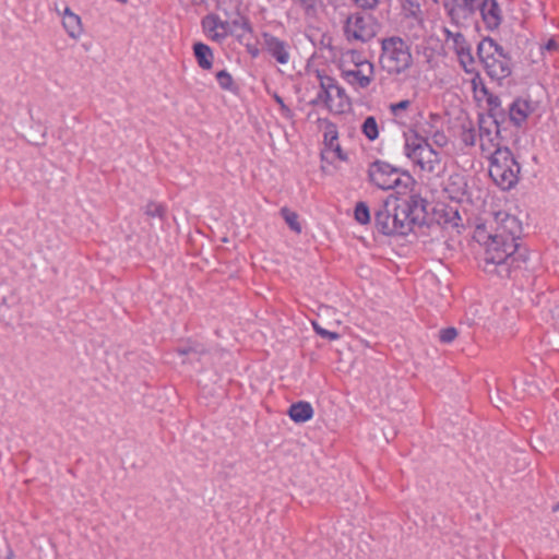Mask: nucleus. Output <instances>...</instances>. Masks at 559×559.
Here are the masks:
<instances>
[{
  "mask_svg": "<svg viewBox=\"0 0 559 559\" xmlns=\"http://www.w3.org/2000/svg\"><path fill=\"white\" fill-rule=\"evenodd\" d=\"M485 227L477 226L475 237L477 240L486 237ZM501 235H487L485 242L483 270L486 273H496L501 277H509L513 269L520 267L521 262H525L526 257L520 252L519 243L501 238Z\"/></svg>",
  "mask_w": 559,
  "mask_h": 559,
  "instance_id": "nucleus-1",
  "label": "nucleus"
},
{
  "mask_svg": "<svg viewBox=\"0 0 559 559\" xmlns=\"http://www.w3.org/2000/svg\"><path fill=\"white\" fill-rule=\"evenodd\" d=\"M405 189H409L408 194L405 198H393L401 235H407L416 226L425 225L428 216V201L421 197L418 185L411 176H405Z\"/></svg>",
  "mask_w": 559,
  "mask_h": 559,
  "instance_id": "nucleus-2",
  "label": "nucleus"
},
{
  "mask_svg": "<svg viewBox=\"0 0 559 559\" xmlns=\"http://www.w3.org/2000/svg\"><path fill=\"white\" fill-rule=\"evenodd\" d=\"M404 152L424 171L439 175L444 169L445 162L441 160L440 153L417 133L405 135Z\"/></svg>",
  "mask_w": 559,
  "mask_h": 559,
  "instance_id": "nucleus-3",
  "label": "nucleus"
},
{
  "mask_svg": "<svg viewBox=\"0 0 559 559\" xmlns=\"http://www.w3.org/2000/svg\"><path fill=\"white\" fill-rule=\"evenodd\" d=\"M413 64L409 45L401 37L392 36L381 40L380 66L391 75L406 72Z\"/></svg>",
  "mask_w": 559,
  "mask_h": 559,
  "instance_id": "nucleus-4",
  "label": "nucleus"
},
{
  "mask_svg": "<svg viewBox=\"0 0 559 559\" xmlns=\"http://www.w3.org/2000/svg\"><path fill=\"white\" fill-rule=\"evenodd\" d=\"M477 55L492 80L501 81L511 75V58L492 38L486 37L480 40Z\"/></svg>",
  "mask_w": 559,
  "mask_h": 559,
  "instance_id": "nucleus-5",
  "label": "nucleus"
},
{
  "mask_svg": "<svg viewBox=\"0 0 559 559\" xmlns=\"http://www.w3.org/2000/svg\"><path fill=\"white\" fill-rule=\"evenodd\" d=\"M521 171V166L508 147L496 148L490 156L489 176L503 190L513 188Z\"/></svg>",
  "mask_w": 559,
  "mask_h": 559,
  "instance_id": "nucleus-6",
  "label": "nucleus"
},
{
  "mask_svg": "<svg viewBox=\"0 0 559 559\" xmlns=\"http://www.w3.org/2000/svg\"><path fill=\"white\" fill-rule=\"evenodd\" d=\"M405 176L409 175H401L397 168L381 160L372 163L368 170V177L371 183L382 190L397 189L399 194H406V192L402 190H406Z\"/></svg>",
  "mask_w": 559,
  "mask_h": 559,
  "instance_id": "nucleus-7",
  "label": "nucleus"
},
{
  "mask_svg": "<svg viewBox=\"0 0 559 559\" xmlns=\"http://www.w3.org/2000/svg\"><path fill=\"white\" fill-rule=\"evenodd\" d=\"M321 92L311 102L312 105L324 103L334 112L341 114L349 106L348 97L344 88L338 86L330 76H319Z\"/></svg>",
  "mask_w": 559,
  "mask_h": 559,
  "instance_id": "nucleus-8",
  "label": "nucleus"
},
{
  "mask_svg": "<svg viewBox=\"0 0 559 559\" xmlns=\"http://www.w3.org/2000/svg\"><path fill=\"white\" fill-rule=\"evenodd\" d=\"M395 200L388 198L374 212V224L383 235H401L400 222L394 211Z\"/></svg>",
  "mask_w": 559,
  "mask_h": 559,
  "instance_id": "nucleus-9",
  "label": "nucleus"
},
{
  "mask_svg": "<svg viewBox=\"0 0 559 559\" xmlns=\"http://www.w3.org/2000/svg\"><path fill=\"white\" fill-rule=\"evenodd\" d=\"M345 34L348 39L368 41L374 36L370 19L361 14L348 16L345 24Z\"/></svg>",
  "mask_w": 559,
  "mask_h": 559,
  "instance_id": "nucleus-10",
  "label": "nucleus"
},
{
  "mask_svg": "<svg viewBox=\"0 0 559 559\" xmlns=\"http://www.w3.org/2000/svg\"><path fill=\"white\" fill-rule=\"evenodd\" d=\"M499 124L496 119L485 120L481 119L479 122V141L483 153L491 156L492 152L501 147L499 141Z\"/></svg>",
  "mask_w": 559,
  "mask_h": 559,
  "instance_id": "nucleus-11",
  "label": "nucleus"
},
{
  "mask_svg": "<svg viewBox=\"0 0 559 559\" xmlns=\"http://www.w3.org/2000/svg\"><path fill=\"white\" fill-rule=\"evenodd\" d=\"M493 223L496 225L495 233L492 235H501V238L516 241L521 233V224L519 219L506 212H498L495 216Z\"/></svg>",
  "mask_w": 559,
  "mask_h": 559,
  "instance_id": "nucleus-12",
  "label": "nucleus"
},
{
  "mask_svg": "<svg viewBox=\"0 0 559 559\" xmlns=\"http://www.w3.org/2000/svg\"><path fill=\"white\" fill-rule=\"evenodd\" d=\"M479 11L487 29L495 31L499 27L502 13L497 0H483Z\"/></svg>",
  "mask_w": 559,
  "mask_h": 559,
  "instance_id": "nucleus-13",
  "label": "nucleus"
},
{
  "mask_svg": "<svg viewBox=\"0 0 559 559\" xmlns=\"http://www.w3.org/2000/svg\"><path fill=\"white\" fill-rule=\"evenodd\" d=\"M263 39L266 50L276 59L277 62L282 64L288 62L289 52L288 46L285 41L266 33L263 35Z\"/></svg>",
  "mask_w": 559,
  "mask_h": 559,
  "instance_id": "nucleus-14",
  "label": "nucleus"
},
{
  "mask_svg": "<svg viewBox=\"0 0 559 559\" xmlns=\"http://www.w3.org/2000/svg\"><path fill=\"white\" fill-rule=\"evenodd\" d=\"M204 28L211 33L212 39L216 41L223 40L229 33V22L222 21L215 15H209L203 20Z\"/></svg>",
  "mask_w": 559,
  "mask_h": 559,
  "instance_id": "nucleus-15",
  "label": "nucleus"
},
{
  "mask_svg": "<svg viewBox=\"0 0 559 559\" xmlns=\"http://www.w3.org/2000/svg\"><path fill=\"white\" fill-rule=\"evenodd\" d=\"M62 24L70 37L78 38L81 35V19L79 15L74 14L69 8L64 9Z\"/></svg>",
  "mask_w": 559,
  "mask_h": 559,
  "instance_id": "nucleus-16",
  "label": "nucleus"
},
{
  "mask_svg": "<svg viewBox=\"0 0 559 559\" xmlns=\"http://www.w3.org/2000/svg\"><path fill=\"white\" fill-rule=\"evenodd\" d=\"M288 415L295 423H305L312 417L313 408L310 403L300 401L289 407Z\"/></svg>",
  "mask_w": 559,
  "mask_h": 559,
  "instance_id": "nucleus-17",
  "label": "nucleus"
},
{
  "mask_svg": "<svg viewBox=\"0 0 559 559\" xmlns=\"http://www.w3.org/2000/svg\"><path fill=\"white\" fill-rule=\"evenodd\" d=\"M444 7L449 15L454 20L459 9L473 14L477 8V0H447Z\"/></svg>",
  "mask_w": 559,
  "mask_h": 559,
  "instance_id": "nucleus-18",
  "label": "nucleus"
},
{
  "mask_svg": "<svg viewBox=\"0 0 559 559\" xmlns=\"http://www.w3.org/2000/svg\"><path fill=\"white\" fill-rule=\"evenodd\" d=\"M531 112V105L527 100L516 99L510 107V119L520 126Z\"/></svg>",
  "mask_w": 559,
  "mask_h": 559,
  "instance_id": "nucleus-19",
  "label": "nucleus"
},
{
  "mask_svg": "<svg viewBox=\"0 0 559 559\" xmlns=\"http://www.w3.org/2000/svg\"><path fill=\"white\" fill-rule=\"evenodd\" d=\"M194 56L198 60L199 66L202 69L209 70L212 68L213 53L209 46L202 43H197L193 46Z\"/></svg>",
  "mask_w": 559,
  "mask_h": 559,
  "instance_id": "nucleus-20",
  "label": "nucleus"
},
{
  "mask_svg": "<svg viewBox=\"0 0 559 559\" xmlns=\"http://www.w3.org/2000/svg\"><path fill=\"white\" fill-rule=\"evenodd\" d=\"M343 78L352 85H357L360 88H366L370 85V81L368 78L361 79L360 72L358 69H343L342 70Z\"/></svg>",
  "mask_w": 559,
  "mask_h": 559,
  "instance_id": "nucleus-21",
  "label": "nucleus"
},
{
  "mask_svg": "<svg viewBox=\"0 0 559 559\" xmlns=\"http://www.w3.org/2000/svg\"><path fill=\"white\" fill-rule=\"evenodd\" d=\"M281 215L292 230L297 234L301 233V225L298 222V214L296 212L290 211L288 207H283L281 209Z\"/></svg>",
  "mask_w": 559,
  "mask_h": 559,
  "instance_id": "nucleus-22",
  "label": "nucleus"
},
{
  "mask_svg": "<svg viewBox=\"0 0 559 559\" xmlns=\"http://www.w3.org/2000/svg\"><path fill=\"white\" fill-rule=\"evenodd\" d=\"M361 130L368 140H376L379 135V130L374 117H367L362 123Z\"/></svg>",
  "mask_w": 559,
  "mask_h": 559,
  "instance_id": "nucleus-23",
  "label": "nucleus"
},
{
  "mask_svg": "<svg viewBox=\"0 0 559 559\" xmlns=\"http://www.w3.org/2000/svg\"><path fill=\"white\" fill-rule=\"evenodd\" d=\"M355 219L359 224H367L370 222V212L369 207L365 202H358L355 206Z\"/></svg>",
  "mask_w": 559,
  "mask_h": 559,
  "instance_id": "nucleus-24",
  "label": "nucleus"
},
{
  "mask_svg": "<svg viewBox=\"0 0 559 559\" xmlns=\"http://www.w3.org/2000/svg\"><path fill=\"white\" fill-rule=\"evenodd\" d=\"M356 69L359 70L362 80L368 78V80L372 82L374 75V66L372 62L368 60L357 61Z\"/></svg>",
  "mask_w": 559,
  "mask_h": 559,
  "instance_id": "nucleus-25",
  "label": "nucleus"
},
{
  "mask_svg": "<svg viewBox=\"0 0 559 559\" xmlns=\"http://www.w3.org/2000/svg\"><path fill=\"white\" fill-rule=\"evenodd\" d=\"M477 133L474 128H465L463 127L461 133V140L465 145L473 146L476 143Z\"/></svg>",
  "mask_w": 559,
  "mask_h": 559,
  "instance_id": "nucleus-26",
  "label": "nucleus"
},
{
  "mask_svg": "<svg viewBox=\"0 0 559 559\" xmlns=\"http://www.w3.org/2000/svg\"><path fill=\"white\" fill-rule=\"evenodd\" d=\"M165 213V209L163 205L157 203H148L145 207V214L151 217H159L163 218Z\"/></svg>",
  "mask_w": 559,
  "mask_h": 559,
  "instance_id": "nucleus-27",
  "label": "nucleus"
},
{
  "mask_svg": "<svg viewBox=\"0 0 559 559\" xmlns=\"http://www.w3.org/2000/svg\"><path fill=\"white\" fill-rule=\"evenodd\" d=\"M216 79L222 88L230 90L233 85V78L227 71H218L216 74Z\"/></svg>",
  "mask_w": 559,
  "mask_h": 559,
  "instance_id": "nucleus-28",
  "label": "nucleus"
},
{
  "mask_svg": "<svg viewBox=\"0 0 559 559\" xmlns=\"http://www.w3.org/2000/svg\"><path fill=\"white\" fill-rule=\"evenodd\" d=\"M324 141L329 148L333 147L337 143V131L333 123L328 127V131L324 134Z\"/></svg>",
  "mask_w": 559,
  "mask_h": 559,
  "instance_id": "nucleus-29",
  "label": "nucleus"
},
{
  "mask_svg": "<svg viewBox=\"0 0 559 559\" xmlns=\"http://www.w3.org/2000/svg\"><path fill=\"white\" fill-rule=\"evenodd\" d=\"M480 91L487 96V103L489 105L490 111L500 107L501 100L499 96L490 94L485 85L481 86Z\"/></svg>",
  "mask_w": 559,
  "mask_h": 559,
  "instance_id": "nucleus-30",
  "label": "nucleus"
},
{
  "mask_svg": "<svg viewBox=\"0 0 559 559\" xmlns=\"http://www.w3.org/2000/svg\"><path fill=\"white\" fill-rule=\"evenodd\" d=\"M457 336V330L455 328L442 329L439 333V338L442 343H451Z\"/></svg>",
  "mask_w": 559,
  "mask_h": 559,
  "instance_id": "nucleus-31",
  "label": "nucleus"
},
{
  "mask_svg": "<svg viewBox=\"0 0 559 559\" xmlns=\"http://www.w3.org/2000/svg\"><path fill=\"white\" fill-rule=\"evenodd\" d=\"M312 326L314 329V331L322 337H326L329 340H337L340 337V334H337L336 332H331V331H328L323 328H321L317 322H312Z\"/></svg>",
  "mask_w": 559,
  "mask_h": 559,
  "instance_id": "nucleus-32",
  "label": "nucleus"
},
{
  "mask_svg": "<svg viewBox=\"0 0 559 559\" xmlns=\"http://www.w3.org/2000/svg\"><path fill=\"white\" fill-rule=\"evenodd\" d=\"M274 99H275V102H276V103L278 104V106H280L281 114H282L285 118H287V119H292V118H293V116H294V114H293V111H292V110H290V109L285 105V103H284L283 98H282L280 95L275 94V95H274Z\"/></svg>",
  "mask_w": 559,
  "mask_h": 559,
  "instance_id": "nucleus-33",
  "label": "nucleus"
},
{
  "mask_svg": "<svg viewBox=\"0 0 559 559\" xmlns=\"http://www.w3.org/2000/svg\"><path fill=\"white\" fill-rule=\"evenodd\" d=\"M459 55H460L461 63L463 64V67L467 71V62L468 63L473 62V57L471 55L469 49L468 48L465 49L464 47H461V50H459Z\"/></svg>",
  "mask_w": 559,
  "mask_h": 559,
  "instance_id": "nucleus-34",
  "label": "nucleus"
},
{
  "mask_svg": "<svg viewBox=\"0 0 559 559\" xmlns=\"http://www.w3.org/2000/svg\"><path fill=\"white\" fill-rule=\"evenodd\" d=\"M353 2L364 10H371L377 7L379 0H353Z\"/></svg>",
  "mask_w": 559,
  "mask_h": 559,
  "instance_id": "nucleus-35",
  "label": "nucleus"
},
{
  "mask_svg": "<svg viewBox=\"0 0 559 559\" xmlns=\"http://www.w3.org/2000/svg\"><path fill=\"white\" fill-rule=\"evenodd\" d=\"M233 24L235 26L241 27L245 31H250L249 21L246 17L241 16L238 12H237V19L233 21Z\"/></svg>",
  "mask_w": 559,
  "mask_h": 559,
  "instance_id": "nucleus-36",
  "label": "nucleus"
},
{
  "mask_svg": "<svg viewBox=\"0 0 559 559\" xmlns=\"http://www.w3.org/2000/svg\"><path fill=\"white\" fill-rule=\"evenodd\" d=\"M409 100H401L400 103L391 105V110L396 114L399 110H404L409 106Z\"/></svg>",
  "mask_w": 559,
  "mask_h": 559,
  "instance_id": "nucleus-37",
  "label": "nucleus"
},
{
  "mask_svg": "<svg viewBox=\"0 0 559 559\" xmlns=\"http://www.w3.org/2000/svg\"><path fill=\"white\" fill-rule=\"evenodd\" d=\"M330 150H331L332 153L336 154V156L341 160H345L346 159V156L343 154L342 148H341L338 143H336L333 147H330Z\"/></svg>",
  "mask_w": 559,
  "mask_h": 559,
  "instance_id": "nucleus-38",
  "label": "nucleus"
},
{
  "mask_svg": "<svg viewBox=\"0 0 559 559\" xmlns=\"http://www.w3.org/2000/svg\"><path fill=\"white\" fill-rule=\"evenodd\" d=\"M453 40L460 48L463 47L462 44L465 43V38L461 33H455L453 36Z\"/></svg>",
  "mask_w": 559,
  "mask_h": 559,
  "instance_id": "nucleus-39",
  "label": "nucleus"
},
{
  "mask_svg": "<svg viewBox=\"0 0 559 559\" xmlns=\"http://www.w3.org/2000/svg\"><path fill=\"white\" fill-rule=\"evenodd\" d=\"M350 60H352V62L356 66V62H357V61H362L364 59H362V58H361V56H360V55H358L357 52L352 51V52H350Z\"/></svg>",
  "mask_w": 559,
  "mask_h": 559,
  "instance_id": "nucleus-40",
  "label": "nucleus"
},
{
  "mask_svg": "<svg viewBox=\"0 0 559 559\" xmlns=\"http://www.w3.org/2000/svg\"><path fill=\"white\" fill-rule=\"evenodd\" d=\"M178 352L180 355H189L191 353H195V350L192 347L179 348Z\"/></svg>",
  "mask_w": 559,
  "mask_h": 559,
  "instance_id": "nucleus-41",
  "label": "nucleus"
},
{
  "mask_svg": "<svg viewBox=\"0 0 559 559\" xmlns=\"http://www.w3.org/2000/svg\"><path fill=\"white\" fill-rule=\"evenodd\" d=\"M435 138H436V143H438V144H440V145L442 144V142H445V136H444L443 134H439V133H437V134L435 135Z\"/></svg>",
  "mask_w": 559,
  "mask_h": 559,
  "instance_id": "nucleus-42",
  "label": "nucleus"
},
{
  "mask_svg": "<svg viewBox=\"0 0 559 559\" xmlns=\"http://www.w3.org/2000/svg\"><path fill=\"white\" fill-rule=\"evenodd\" d=\"M319 310H320L322 313H324V314H325V313H328V312L331 310V308H330V307H328V306H320V307H319Z\"/></svg>",
  "mask_w": 559,
  "mask_h": 559,
  "instance_id": "nucleus-43",
  "label": "nucleus"
},
{
  "mask_svg": "<svg viewBox=\"0 0 559 559\" xmlns=\"http://www.w3.org/2000/svg\"><path fill=\"white\" fill-rule=\"evenodd\" d=\"M554 47H556V43H555L554 40H550V41L548 43V45H547V48H548V49H551V48H554Z\"/></svg>",
  "mask_w": 559,
  "mask_h": 559,
  "instance_id": "nucleus-44",
  "label": "nucleus"
},
{
  "mask_svg": "<svg viewBox=\"0 0 559 559\" xmlns=\"http://www.w3.org/2000/svg\"><path fill=\"white\" fill-rule=\"evenodd\" d=\"M444 32H445V34H447V38H453V36H454V34H453V33H451V32H450V31H448V29H445Z\"/></svg>",
  "mask_w": 559,
  "mask_h": 559,
  "instance_id": "nucleus-45",
  "label": "nucleus"
},
{
  "mask_svg": "<svg viewBox=\"0 0 559 559\" xmlns=\"http://www.w3.org/2000/svg\"><path fill=\"white\" fill-rule=\"evenodd\" d=\"M552 511L554 512H558L559 511V502L554 506Z\"/></svg>",
  "mask_w": 559,
  "mask_h": 559,
  "instance_id": "nucleus-46",
  "label": "nucleus"
},
{
  "mask_svg": "<svg viewBox=\"0 0 559 559\" xmlns=\"http://www.w3.org/2000/svg\"><path fill=\"white\" fill-rule=\"evenodd\" d=\"M118 2H120L121 4H126L128 2V0H117Z\"/></svg>",
  "mask_w": 559,
  "mask_h": 559,
  "instance_id": "nucleus-47",
  "label": "nucleus"
},
{
  "mask_svg": "<svg viewBox=\"0 0 559 559\" xmlns=\"http://www.w3.org/2000/svg\"><path fill=\"white\" fill-rule=\"evenodd\" d=\"M321 156H322V159H325V158H326V152H323V153L321 154Z\"/></svg>",
  "mask_w": 559,
  "mask_h": 559,
  "instance_id": "nucleus-48",
  "label": "nucleus"
}]
</instances>
